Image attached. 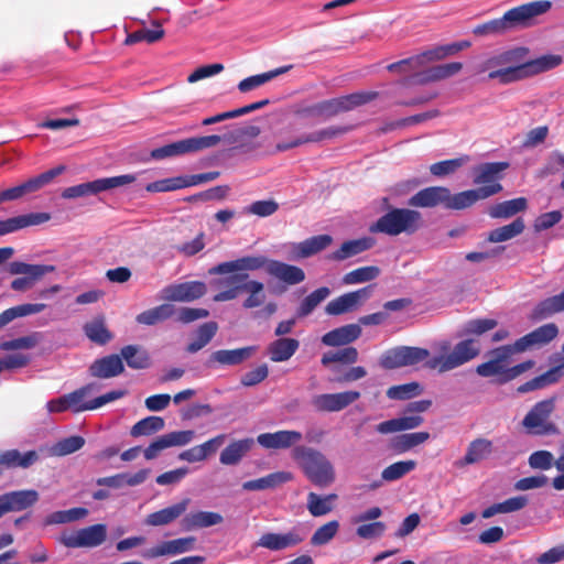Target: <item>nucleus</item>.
<instances>
[{"label":"nucleus","mask_w":564,"mask_h":564,"mask_svg":"<svg viewBox=\"0 0 564 564\" xmlns=\"http://www.w3.org/2000/svg\"><path fill=\"white\" fill-rule=\"evenodd\" d=\"M528 50L516 47L487 55L477 66V74L487 73L489 79L507 85L547 72L563 63L561 55L547 54L527 59Z\"/></svg>","instance_id":"nucleus-1"},{"label":"nucleus","mask_w":564,"mask_h":564,"mask_svg":"<svg viewBox=\"0 0 564 564\" xmlns=\"http://www.w3.org/2000/svg\"><path fill=\"white\" fill-rule=\"evenodd\" d=\"M378 96V91H356L310 105L301 109L299 113L305 117H314L326 121L343 112H348L366 104H369L377 99Z\"/></svg>","instance_id":"nucleus-2"},{"label":"nucleus","mask_w":564,"mask_h":564,"mask_svg":"<svg viewBox=\"0 0 564 564\" xmlns=\"http://www.w3.org/2000/svg\"><path fill=\"white\" fill-rule=\"evenodd\" d=\"M292 457L315 486L323 488L334 482V467L319 451L306 446H295L292 449Z\"/></svg>","instance_id":"nucleus-3"},{"label":"nucleus","mask_w":564,"mask_h":564,"mask_svg":"<svg viewBox=\"0 0 564 564\" xmlns=\"http://www.w3.org/2000/svg\"><path fill=\"white\" fill-rule=\"evenodd\" d=\"M446 349L447 345H442L441 354L437 356H431L425 349V367L446 372L474 359L480 351L478 343L474 339L459 341L451 351Z\"/></svg>","instance_id":"nucleus-4"},{"label":"nucleus","mask_w":564,"mask_h":564,"mask_svg":"<svg viewBox=\"0 0 564 564\" xmlns=\"http://www.w3.org/2000/svg\"><path fill=\"white\" fill-rule=\"evenodd\" d=\"M420 213L412 209L394 208L381 216L370 226L371 232L398 236L401 232H413L417 228Z\"/></svg>","instance_id":"nucleus-5"},{"label":"nucleus","mask_w":564,"mask_h":564,"mask_svg":"<svg viewBox=\"0 0 564 564\" xmlns=\"http://www.w3.org/2000/svg\"><path fill=\"white\" fill-rule=\"evenodd\" d=\"M220 141L221 137L216 134L187 138L153 149L150 155L153 160L161 161L164 159L180 156L213 148Z\"/></svg>","instance_id":"nucleus-6"},{"label":"nucleus","mask_w":564,"mask_h":564,"mask_svg":"<svg viewBox=\"0 0 564 564\" xmlns=\"http://www.w3.org/2000/svg\"><path fill=\"white\" fill-rule=\"evenodd\" d=\"M555 409L554 399L538 402L524 416L522 425L534 435H556L560 433L555 423L550 421V416Z\"/></svg>","instance_id":"nucleus-7"},{"label":"nucleus","mask_w":564,"mask_h":564,"mask_svg":"<svg viewBox=\"0 0 564 564\" xmlns=\"http://www.w3.org/2000/svg\"><path fill=\"white\" fill-rule=\"evenodd\" d=\"M135 181L132 174L118 175L112 177L98 178L93 182L69 186L62 192V197L73 199L89 195H96L104 191L124 186Z\"/></svg>","instance_id":"nucleus-8"},{"label":"nucleus","mask_w":564,"mask_h":564,"mask_svg":"<svg viewBox=\"0 0 564 564\" xmlns=\"http://www.w3.org/2000/svg\"><path fill=\"white\" fill-rule=\"evenodd\" d=\"M552 3L546 0L529 2L508 10L502 17L508 32L532 25L534 18L547 12Z\"/></svg>","instance_id":"nucleus-9"},{"label":"nucleus","mask_w":564,"mask_h":564,"mask_svg":"<svg viewBox=\"0 0 564 564\" xmlns=\"http://www.w3.org/2000/svg\"><path fill=\"white\" fill-rule=\"evenodd\" d=\"M107 538V527L98 523L79 529L75 532L63 533L59 542L69 549L96 547L101 545Z\"/></svg>","instance_id":"nucleus-10"},{"label":"nucleus","mask_w":564,"mask_h":564,"mask_svg":"<svg viewBox=\"0 0 564 564\" xmlns=\"http://www.w3.org/2000/svg\"><path fill=\"white\" fill-rule=\"evenodd\" d=\"M354 129L352 126H329L317 131L301 134L290 141L278 142L276 151L284 152L307 143H318L344 135Z\"/></svg>","instance_id":"nucleus-11"},{"label":"nucleus","mask_w":564,"mask_h":564,"mask_svg":"<svg viewBox=\"0 0 564 564\" xmlns=\"http://www.w3.org/2000/svg\"><path fill=\"white\" fill-rule=\"evenodd\" d=\"M423 360V348L398 346L386 350L379 365L387 370L413 366Z\"/></svg>","instance_id":"nucleus-12"},{"label":"nucleus","mask_w":564,"mask_h":564,"mask_svg":"<svg viewBox=\"0 0 564 564\" xmlns=\"http://www.w3.org/2000/svg\"><path fill=\"white\" fill-rule=\"evenodd\" d=\"M360 395V392L355 390L322 393L314 395L311 404L317 412H339L356 402Z\"/></svg>","instance_id":"nucleus-13"},{"label":"nucleus","mask_w":564,"mask_h":564,"mask_svg":"<svg viewBox=\"0 0 564 564\" xmlns=\"http://www.w3.org/2000/svg\"><path fill=\"white\" fill-rule=\"evenodd\" d=\"M517 354L512 345L501 346L490 352V359L477 366L476 371L481 377H498L499 382L501 378L507 377V369L510 357Z\"/></svg>","instance_id":"nucleus-14"},{"label":"nucleus","mask_w":564,"mask_h":564,"mask_svg":"<svg viewBox=\"0 0 564 564\" xmlns=\"http://www.w3.org/2000/svg\"><path fill=\"white\" fill-rule=\"evenodd\" d=\"M373 286V284H369L357 291L345 293L332 300L325 306V313L332 316H337L354 311L362 301H366L371 296Z\"/></svg>","instance_id":"nucleus-15"},{"label":"nucleus","mask_w":564,"mask_h":564,"mask_svg":"<svg viewBox=\"0 0 564 564\" xmlns=\"http://www.w3.org/2000/svg\"><path fill=\"white\" fill-rule=\"evenodd\" d=\"M271 262V259L262 254L258 256H247L242 258H238L236 260L226 261L217 264L213 269L209 270L212 274H227V273H243V271H257L264 269L268 273V267Z\"/></svg>","instance_id":"nucleus-16"},{"label":"nucleus","mask_w":564,"mask_h":564,"mask_svg":"<svg viewBox=\"0 0 564 564\" xmlns=\"http://www.w3.org/2000/svg\"><path fill=\"white\" fill-rule=\"evenodd\" d=\"M558 335V327L554 323L544 324L512 344L517 352H523L532 348H541Z\"/></svg>","instance_id":"nucleus-17"},{"label":"nucleus","mask_w":564,"mask_h":564,"mask_svg":"<svg viewBox=\"0 0 564 564\" xmlns=\"http://www.w3.org/2000/svg\"><path fill=\"white\" fill-rule=\"evenodd\" d=\"M194 438V431H174L160 435L144 448L143 455L147 460L155 459L163 451L174 446H184Z\"/></svg>","instance_id":"nucleus-18"},{"label":"nucleus","mask_w":564,"mask_h":564,"mask_svg":"<svg viewBox=\"0 0 564 564\" xmlns=\"http://www.w3.org/2000/svg\"><path fill=\"white\" fill-rule=\"evenodd\" d=\"M39 498V492L34 489L14 490L0 495V518L8 512H19L33 507Z\"/></svg>","instance_id":"nucleus-19"},{"label":"nucleus","mask_w":564,"mask_h":564,"mask_svg":"<svg viewBox=\"0 0 564 564\" xmlns=\"http://www.w3.org/2000/svg\"><path fill=\"white\" fill-rule=\"evenodd\" d=\"M206 285L200 281L174 283L162 290V297L172 302H192L206 294Z\"/></svg>","instance_id":"nucleus-20"},{"label":"nucleus","mask_w":564,"mask_h":564,"mask_svg":"<svg viewBox=\"0 0 564 564\" xmlns=\"http://www.w3.org/2000/svg\"><path fill=\"white\" fill-rule=\"evenodd\" d=\"M391 73H398L403 76L401 84L403 86L423 84V55H415L387 66Z\"/></svg>","instance_id":"nucleus-21"},{"label":"nucleus","mask_w":564,"mask_h":564,"mask_svg":"<svg viewBox=\"0 0 564 564\" xmlns=\"http://www.w3.org/2000/svg\"><path fill=\"white\" fill-rule=\"evenodd\" d=\"M304 541L299 529L293 528L285 533L267 532L256 542V547H263L270 551H282L294 547Z\"/></svg>","instance_id":"nucleus-22"},{"label":"nucleus","mask_w":564,"mask_h":564,"mask_svg":"<svg viewBox=\"0 0 564 564\" xmlns=\"http://www.w3.org/2000/svg\"><path fill=\"white\" fill-rule=\"evenodd\" d=\"M502 191L501 184H492L476 189H468L452 195L449 199V209H464L480 199L488 198Z\"/></svg>","instance_id":"nucleus-23"},{"label":"nucleus","mask_w":564,"mask_h":564,"mask_svg":"<svg viewBox=\"0 0 564 564\" xmlns=\"http://www.w3.org/2000/svg\"><path fill=\"white\" fill-rule=\"evenodd\" d=\"M195 543L194 536L180 538L171 541H164L153 547L142 552V557L147 560L156 558L165 555H177L188 552Z\"/></svg>","instance_id":"nucleus-24"},{"label":"nucleus","mask_w":564,"mask_h":564,"mask_svg":"<svg viewBox=\"0 0 564 564\" xmlns=\"http://www.w3.org/2000/svg\"><path fill=\"white\" fill-rule=\"evenodd\" d=\"M51 219L48 213H30L0 220V237L26 227L42 225Z\"/></svg>","instance_id":"nucleus-25"},{"label":"nucleus","mask_w":564,"mask_h":564,"mask_svg":"<svg viewBox=\"0 0 564 564\" xmlns=\"http://www.w3.org/2000/svg\"><path fill=\"white\" fill-rule=\"evenodd\" d=\"M257 351V346H247L236 349H219L214 351L207 361L208 367L215 364L220 366H238L250 359Z\"/></svg>","instance_id":"nucleus-26"},{"label":"nucleus","mask_w":564,"mask_h":564,"mask_svg":"<svg viewBox=\"0 0 564 564\" xmlns=\"http://www.w3.org/2000/svg\"><path fill=\"white\" fill-rule=\"evenodd\" d=\"M301 440V432L289 430L262 433L257 437L258 444L268 449H286L297 444Z\"/></svg>","instance_id":"nucleus-27"},{"label":"nucleus","mask_w":564,"mask_h":564,"mask_svg":"<svg viewBox=\"0 0 564 564\" xmlns=\"http://www.w3.org/2000/svg\"><path fill=\"white\" fill-rule=\"evenodd\" d=\"M124 366L120 356L112 354L96 359L89 366V375L94 378L109 379L121 375Z\"/></svg>","instance_id":"nucleus-28"},{"label":"nucleus","mask_w":564,"mask_h":564,"mask_svg":"<svg viewBox=\"0 0 564 564\" xmlns=\"http://www.w3.org/2000/svg\"><path fill=\"white\" fill-rule=\"evenodd\" d=\"M189 498H184L180 502L148 514L144 524L150 527H162L172 523L180 518L188 508Z\"/></svg>","instance_id":"nucleus-29"},{"label":"nucleus","mask_w":564,"mask_h":564,"mask_svg":"<svg viewBox=\"0 0 564 564\" xmlns=\"http://www.w3.org/2000/svg\"><path fill=\"white\" fill-rule=\"evenodd\" d=\"M268 274L288 285H295L305 280L303 269L278 260H271L268 267Z\"/></svg>","instance_id":"nucleus-30"},{"label":"nucleus","mask_w":564,"mask_h":564,"mask_svg":"<svg viewBox=\"0 0 564 564\" xmlns=\"http://www.w3.org/2000/svg\"><path fill=\"white\" fill-rule=\"evenodd\" d=\"M360 335L361 327L359 324H347L324 334L322 343L329 347L346 346L358 339Z\"/></svg>","instance_id":"nucleus-31"},{"label":"nucleus","mask_w":564,"mask_h":564,"mask_svg":"<svg viewBox=\"0 0 564 564\" xmlns=\"http://www.w3.org/2000/svg\"><path fill=\"white\" fill-rule=\"evenodd\" d=\"M225 437L226 436L224 434H220V435H217V436L208 440L207 442H205L200 445H196L186 451H183L182 453H180L178 459L185 460L188 463L202 462V460L206 459L208 456H210L212 454L216 453L218 447L220 445H223Z\"/></svg>","instance_id":"nucleus-32"},{"label":"nucleus","mask_w":564,"mask_h":564,"mask_svg":"<svg viewBox=\"0 0 564 564\" xmlns=\"http://www.w3.org/2000/svg\"><path fill=\"white\" fill-rule=\"evenodd\" d=\"M224 518L218 512L213 511H195L187 513L182 519V527L186 531L196 529L209 528L213 525L220 524Z\"/></svg>","instance_id":"nucleus-33"},{"label":"nucleus","mask_w":564,"mask_h":564,"mask_svg":"<svg viewBox=\"0 0 564 564\" xmlns=\"http://www.w3.org/2000/svg\"><path fill=\"white\" fill-rule=\"evenodd\" d=\"M300 341L295 338L281 337L271 341L268 346V355L273 362L289 360L299 349Z\"/></svg>","instance_id":"nucleus-34"},{"label":"nucleus","mask_w":564,"mask_h":564,"mask_svg":"<svg viewBox=\"0 0 564 564\" xmlns=\"http://www.w3.org/2000/svg\"><path fill=\"white\" fill-rule=\"evenodd\" d=\"M83 330L90 341L100 346L108 344L113 338L112 333L106 325L104 315L95 316L91 321L85 323Z\"/></svg>","instance_id":"nucleus-35"},{"label":"nucleus","mask_w":564,"mask_h":564,"mask_svg":"<svg viewBox=\"0 0 564 564\" xmlns=\"http://www.w3.org/2000/svg\"><path fill=\"white\" fill-rule=\"evenodd\" d=\"M509 167V163L507 162H492L485 163L475 169V184H499L498 181L501 178V174L505 170Z\"/></svg>","instance_id":"nucleus-36"},{"label":"nucleus","mask_w":564,"mask_h":564,"mask_svg":"<svg viewBox=\"0 0 564 564\" xmlns=\"http://www.w3.org/2000/svg\"><path fill=\"white\" fill-rule=\"evenodd\" d=\"M65 170L66 167L64 165H58L19 184L18 186L22 197L40 191L45 185L50 184L56 176L61 175Z\"/></svg>","instance_id":"nucleus-37"},{"label":"nucleus","mask_w":564,"mask_h":564,"mask_svg":"<svg viewBox=\"0 0 564 564\" xmlns=\"http://www.w3.org/2000/svg\"><path fill=\"white\" fill-rule=\"evenodd\" d=\"M65 170L66 167L64 165H58L19 184L18 186L22 197L40 191L45 185L50 184L56 176L61 175Z\"/></svg>","instance_id":"nucleus-38"},{"label":"nucleus","mask_w":564,"mask_h":564,"mask_svg":"<svg viewBox=\"0 0 564 564\" xmlns=\"http://www.w3.org/2000/svg\"><path fill=\"white\" fill-rule=\"evenodd\" d=\"M252 438L235 441L226 446L220 453L219 460L223 465H236L252 448Z\"/></svg>","instance_id":"nucleus-39"},{"label":"nucleus","mask_w":564,"mask_h":564,"mask_svg":"<svg viewBox=\"0 0 564 564\" xmlns=\"http://www.w3.org/2000/svg\"><path fill=\"white\" fill-rule=\"evenodd\" d=\"M39 460L36 451H29L24 454L18 449H9L0 454V464L9 468H29Z\"/></svg>","instance_id":"nucleus-40"},{"label":"nucleus","mask_w":564,"mask_h":564,"mask_svg":"<svg viewBox=\"0 0 564 564\" xmlns=\"http://www.w3.org/2000/svg\"><path fill=\"white\" fill-rule=\"evenodd\" d=\"M492 453V442L487 438H477L473 441L465 454V456L459 462L460 466L471 465L479 463Z\"/></svg>","instance_id":"nucleus-41"},{"label":"nucleus","mask_w":564,"mask_h":564,"mask_svg":"<svg viewBox=\"0 0 564 564\" xmlns=\"http://www.w3.org/2000/svg\"><path fill=\"white\" fill-rule=\"evenodd\" d=\"M358 350L352 346H348L343 349L325 352L322 356L321 362L324 367H329L333 372H337L338 369L332 366L333 364L352 365L358 360Z\"/></svg>","instance_id":"nucleus-42"},{"label":"nucleus","mask_w":564,"mask_h":564,"mask_svg":"<svg viewBox=\"0 0 564 564\" xmlns=\"http://www.w3.org/2000/svg\"><path fill=\"white\" fill-rule=\"evenodd\" d=\"M292 67H293L292 65L281 66V67H278L275 69L269 70V72H265L262 74L249 76L239 82L238 89L240 93L251 91V90L267 84L268 82L272 80L273 78L289 72Z\"/></svg>","instance_id":"nucleus-43"},{"label":"nucleus","mask_w":564,"mask_h":564,"mask_svg":"<svg viewBox=\"0 0 564 564\" xmlns=\"http://www.w3.org/2000/svg\"><path fill=\"white\" fill-rule=\"evenodd\" d=\"M292 479V474L288 471H276L269 474L264 477L249 480L243 482L242 488L245 490H264L269 488H275L279 485L285 484Z\"/></svg>","instance_id":"nucleus-44"},{"label":"nucleus","mask_w":564,"mask_h":564,"mask_svg":"<svg viewBox=\"0 0 564 564\" xmlns=\"http://www.w3.org/2000/svg\"><path fill=\"white\" fill-rule=\"evenodd\" d=\"M471 46V42L467 40L457 41L448 44L437 45L425 51V61H442L454 56L457 53Z\"/></svg>","instance_id":"nucleus-45"},{"label":"nucleus","mask_w":564,"mask_h":564,"mask_svg":"<svg viewBox=\"0 0 564 564\" xmlns=\"http://www.w3.org/2000/svg\"><path fill=\"white\" fill-rule=\"evenodd\" d=\"M371 246V239L369 238L348 240L345 241L339 249L334 251L329 256V259L335 261H343L370 249Z\"/></svg>","instance_id":"nucleus-46"},{"label":"nucleus","mask_w":564,"mask_h":564,"mask_svg":"<svg viewBox=\"0 0 564 564\" xmlns=\"http://www.w3.org/2000/svg\"><path fill=\"white\" fill-rule=\"evenodd\" d=\"M528 202L524 197H519L491 206L488 214L491 218H510L520 212L527 209Z\"/></svg>","instance_id":"nucleus-47"},{"label":"nucleus","mask_w":564,"mask_h":564,"mask_svg":"<svg viewBox=\"0 0 564 564\" xmlns=\"http://www.w3.org/2000/svg\"><path fill=\"white\" fill-rule=\"evenodd\" d=\"M175 313V307L172 304H161L150 310L143 311L137 315L135 321L142 325H155L160 322L166 321Z\"/></svg>","instance_id":"nucleus-48"},{"label":"nucleus","mask_w":564,"mask_h":564,"mask_svg":"<svg viewBox=\"0 0 564 564\" xmlns=\"http://www.w3.org/2000/svg\"><path fill=\"white\" fill-rule=\"evenodd\" d=\"M463 69L460 62H449L425 67V83L440 82L456 76Z\"/></svg>","instance_id":"nucleus-49"},{"label":"nucleus","mask_w":564,"mask_h":564,"mask_svg":"<svg viewBox=\"0 0 564 564\" xmlns=\"http://www.w3.org/2000/svg\"><path fill=\"white\" fill-rule=\"evenodd\" d=\"M421 416L419 415H408L402 417H397L388 421H383L377 425V431L381 434H389L405 430H411L421 424Z\"/></svg>","instance_id":"nucleus-50"},{"label":"nucleus","mask_w":564,"mask_h":564,"mask_svg":"<svg viewBox=\"0 0 564 564\" xmlns=\"http://www.w3.org/2000/svg\"><path fill=\"white\" fill-rule=\"evenodd\" d=\"M561 312H564V291L557 295L541 301L534 307L532 314L536 319H544Z\"/></svg>","instance_id":"nucleus-51"},{"label":"nucleus","mask_w":564,"mask_h":564,"mask_svg":"<svg viewBox=\"0 0 564 564\" xmlns=\"http://www.w3.org/2000/svg\"><path fill=\"white\" fill-rule=\"evenodd\" d=\"M329 235L313 236L296 246L297 256L300 258H308L319 251L326 249L332 243Z\"/></svg>","instance_id":"nucleus-52"},{"label":"nucleus","mask_w":564,"mask_h":564,"mask_svg":"<svg viewBox=\"0 0 564 564\" xmlns=\"http://www.w3.org/2000/svg\"><path fill=\"white\" fill-rule=\"evenodd\" d=\"M330 294L327 286H322L310 293L301 302L296 310V317L302 318L308 316Z\"/></svg>","instance_id":"nucleus-53"},{"label":"nucleus","mask_w":564,"mask_h":564,"mask_svg":"<svg viewBox=\"0 0 564 564\" xmlns=\"http://www.w3.org/2000/svg\"><path fill=\"white\" fill-rule=\"evenodd\" d=\"M337 499L336 494H329L321 497L315 492L307 495V510L313 517L328 514L333 510V502Z\"/></svg>","instance_id":"nucleus-54"},{"label":"nucleus","mask_w":564,"mask_h":564,"mask_svg":"<svg viewBox=\"0 0 564 564\" xmlns=\"http://www.w3.org/2000/svg\"><path fill=\"white\" fill-rule=\"evenodd\" d=\"M165 422L161 416H147L138 421L130 430L132 437L150 436L164 429Z\"/></svg>","instance_id":"nucleus-55"},{"label":"nucleus","mask_w":564,"mask_h":564,"mask_svg":"<svg viewBox=\"0 0 564 564\" xmlns=\"http://www.w3.org/2000/svg\"><path fill=\"white\" fill-rule=\"evenodd\" d=\"M562 377V367H554L541 376L533 378L532 380L521 384L518 391L525 393L536 389L545 388L552 383H555Z\"/></svg>","instance_id":"nucleus-56"},{"label":"nucleus","mask_w":564,"mask_h":564,"mask_svg":"<svg viewBox=\"0 0 564 564\" xmlns=\"http://www.w3.org/2000/svg\"><path fill=\"white\" fill-rule=\"evenodd\" d=\"M242 292L249 293L242 306L245 308H254L262 305L265 301L264 285L257 280H245L242 284Z\"/></svg>","instance_id":"nucleus-57"},{"label":"nucleus","mask_w":564,"mask_h":564,"mask_svg":"<svg viewBox=\"0 0 564 564\" xmlns=\"http://www.w3.org/2000/svg\"><path fill=\"white\" fill-rule=\"evenodd\" d=\"M524 221L522 218H517L511 224L494 229L488 235V241L502 242L519 236L524 230Z\"/></svg>","instance_id":"nucleus-58"},{"label":"nucleus","mask_w":564,"mask_h":564,"mask_svg":"<svg viewBox=\"0 0 564 564\" xmlns=\"http://www.w3.org/2000/svg\"><path fill=\"white\" fill-rule=\"evenodd\" d=\"M217 330L218 325L216 322H207L202 324L197 329L196 339L187 345L186 351L189 354H195L204 348L214 338Z\"/></svg>","instance_id":"nucleus-59"},{"label":"nucleus","mask_w":564,"mask_h":564,"mask_svg":"<svg viewBox=\"0 0 564 564\" xmlns=\"http://www.w3.org/2000/svg\"><path fill=\"white\" fill-rule=\"evenodd\" d=\"M121 356L127 365L132 369H145L150 366L148 352L134 345L124 346L121 349Z\"/></svg>","instance_id":"nucleus-60"},{"label":"nucleus","mask_w":564,"mask_h":564,"mask_svg":"<svg viewBox=\"0 0 564 564\" xmlns=\"http://www.w3.org/2000/svg\"><path fill=\"white\" fill-rule=\"evenodd\" d=\"M55 268L46 264H29L21 261L9 263L8 271L11 274L32 275L33 278H42L46 273L53 272Z\"/></svg>","instance_id":"nucleus-61"},{"label":"nucleus","mask_w":564,"mask_h":564,"mask_svg":"<svg viewBox=\"0 0 564 564\" xmlns=\"http://www.w3.org/2000/svg\"><path fill=\"white\" fill-rule=\"evenodd\" d=\"M469 162L468 155H462L456 159L445 160L434 163L430 166V172L433 176L445 177L453 175L457 170Z\"/></svg>","instance_id":"nucleus-62"},{"label":"nucleus","mask_w":564,"mask_h":564,"mask_svg":"<svg viewBox=\"0 0 564 564\" xmlns=\"http://www.w3.org/2000/svg\"><path fill=\"white\" fill-rule=\"evenodd\" d=\"M247 279H249L248 273H236L230 275L226 281L230 288L217 293L214 296V301L225 302L236 299L242 292V284Z\"/></svg>","instance_id":"nucleus-63"},{"label":"nucleus","mask_w":564,"mask_h":564,"mask_svg":"<svg viewBox=\"0 0 564 564\" xmlns=\"http://www.w3.org/2000/svg\"><path fill=\"white\" fill-rule=\"evenodd\" d=\"M421 443H423V432L401 434L390 440L389 448L397 454H401Z\"/></svg>","instance_id":"nucleus-64"}]
</instances>
